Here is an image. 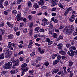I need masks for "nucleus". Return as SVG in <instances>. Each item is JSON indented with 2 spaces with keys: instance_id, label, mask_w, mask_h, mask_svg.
I'll return each instance as SVG.
<instances>
[{
  "instance_id": "60",
  "label": "nucleus",
  "mask_w": 77,
  "mask_h": 77,
  "mask_svg": "<svg viewBox=\"0 0 77 77\" xmlns=\"http://www.w3.org/2000/svg\"><path fill=\"white\" fill-rule=\"evenodd\" d=\"M61 58L63 60H66V57L64 56H62L61 57Z\"/></svg>"
},
{
  "instance_id": "52",
  "label": "nucleus",
  "mask_w": 77,
  "mask_h": 77,
  "mask_svg": "<svg viewBox=\"0 0 77 77\" xmlns=\"http://www.w3.org/2000/svg\"><path fill=\"white\" fill-rule=\"evenodd\" d=\"M41 8L42 9H47V7L45 6H42L41 7Z\"/></svg>"
},
{
  "instance_id": "14",
  "label": "nucleus",
  "mask_w": 77,
  "mask_h": 77,
  "mask_svg": "<svg viewBox=\"0 0 77 77\" xmlns=\"http://www.w3.org/2000/svg\"><path fill=\"white\" fill-rule=\"evenodd\" d=\"M33 7L35 9H36L39 8V5H38L37 3H35L34 4Z\"/></svg>"
},
{
  "instance_id": "47",
  "label": "nucleus",
  "mask_w": 77,
  "mask_h": 77,
  "mask_svg": "<svg viewBox=\"0 0 77 77\" xmlns=\"http://www.w3.org/2000/svg\"><path fill=\"white\" fill-rule=\"evenodd\" d=\"M19 59L21 62H23V61L24 60V58H23V57H20L19 58Z\"/></svg>"
},
{
  "instance_id": "55",
  "label": "nucleus",
  "mask_w": 77,
  "mask_h": 77,
  "mask_svg": "<svg viewBox=\"0 0 77 77\" xmlns=\"http://www.w3.org/2000/svg\"><path fill=\"white\" fill-rule=\"evenodd\" d=\"M8 12L7 11H5L4 12V15H8Z\"/></svg>"
},
{
  "instance_id": "25",
  "label": "nucleus",
  "mask_w": 77,
  "mask_h": 77,
  "mask_svg": "<svg viewBox=\"0 0 77 77\" xmlns=\"http://www.w3.org/2000/svg\"><path fill=\"white\" fill-rule=\"evenodd\" d=\"M33 29H30V30L29 31V35L30 36H31V35H32V34H33Z\"/></svg>"
},
{
  "instance_id": "57",
  "label": "nucleus",
  "mask_w": 77,
  "mask_h": 77,
  "mask_svg": "<svg viewBox=\"0 0 77 77\" xmlns=\"http://www.w3.org/2000/svg\"><path fill=\"white\" fill-rule=\"evenodd\" d=\"M33 27V23H31L30 25L29 26V28L30 29H32Z\"/></svg>"
},
{
  "instance_id": "62",
  "label": "nucleus",
  "mask_w": 77,
  "mask_h": 77,
  "mask_svg": "<svg viewBox=\"0 0 77 77\" xmlns=\"http://www.w3.org/2000/svg\"><path fill=\"white\" fill-rule=\"evenodd\" d=\"M28 17L29 20H31V19H32V16L29 15L28 16Z\"/></svg>"
},
{
  "instance_id": "38",
  "label": "nucleus",
  "mask_w": 77,
  "mask_h": 77,
  "mask_svg": "<svg viewBox=\"0 0 77 77\" xmlns=\"http://www.w3.org/2000/svg\"><path fill=\"white\" fill-rule=\"evenodd\" d=\"M44 40L46 42H50V39L48 38H45V40Z\"/></svg>"
},
{
  "instance_id": "59",
  "label": "nucleus",
  "mask_w": 77,
  "mask_h": 77,
  "mask_svg": "<svg viewBox=\"0 0 77 77\" xmlns=\"http://www.w3.org/2000/svg\"><path fill=\"white\" fill-rule=\"evenodd\" d=\"M18 47L20 48H21L23 47V45L22 44H20L18 45Z\"/></svg>"
},
{
  "instance_id": "33",
  "label": "nucleus",
  "mask_w": 77,
  "mask_h": 77,
  "mask_svg": "<svg viewBox=\"0 0 77 77\" xmlns=\"http://www.w3.org/2000/svg\"><path fill=\"white\" fill-rule=\"evenodd\" d=\"M58 35H57L56 33H54L53 35V38H57V37Z\"/></svg>"
},
{
  "instance_id": "37",
  "label": "nucleus",
  "mask_w": 77,
  "mask_h": 77,
  "mask_svg": "<svg viewBox=\"0 0 77 77\" xmlns=\"http://www.w3.org/2000/svg\"><path fill=\"white\" fill-rule=\"evenodd\" d=\"M5 25V22H2L1 23V24L0 25V27H3Z\"/></svg>"
},
{
  "instance_id": "24",
  "label": "nucleus",
  "mask_w": 77,
  "mask_h": 77,
  "mask_svg": "<svg viewBox=\"0 0 77 77\" xmlns=\"http://www.w3.org/2000/svg\"><path fill=\"white\" fill-rule=\"evenodd\" d=\"M41 60V57H39L37 58L36 59V63H38V62H39V61H40Z\"/></svg>"
},
{
  "instance_id": "48",
  "label": "nucleus",
  "mask_w": 77,
  "mask_h": 77,
  "mask_svg": "<svg viewBox=\"0 0 77 77\" xmlns=\"http://www.w3.org/2000/svg\"><path fill=\"white\" fill-rule=\"evenodd\" d=\"M53 42L52 41H49V42H48V45H51V44H53Z\"/></svg>"
},
{
  "instance_id": "61",
  "label": "nucleus",
  "mask_w": 77,
  "mask_h": 77,
  "mask_svg": "<svg viewBox=\"0 0 77 77\" xmlns=\"http://www.w3.org/2000/svg\"><path fill=\"white\" fill-rule=\"evenodd\" d=\"M66 47L67 48H69L71 46V44H66Z\"/></svg>"
},
{
  "instance_id": "28",
  "label": "nucleus",
  "mask_w": 77,
  "mask_h": 77,
  "mask_svg": "<svg viewBox=\"0 0 77 77\" xmlns=\"http://www.w3.org/2000/svg\"><path fill=\"white\" fill-rule=\"evenodd\" d=\"M63 39V37H62V36L60 35V36L57 39L56 41H58L60 40V39Z\"/></svg>"
},
{
  "instance_id": "64",
  "label": "nucleus",
  "mask_w": 77,
  "mask_h": 77,
  "mask_svg": "<svg viewBox=\"0 0 77 77\" xmlns=\"http://www.w3.org/2000/svg\"><path fill=\"white\" fill-rule=\"evenodd\" d=\"M77 35V32L76 31L73 34V36H75V35Z\"/></svg>"
},
{
  "instance_id": "23",
  "label": "nucleus",
  "mask_w": 77,
  "mask_h": 77,
  "mask_svg": "<svg viewBox=\"0 0 77 77\" xmlns=\"http://www.w3.org/2000/svg\"><path fill=\"white\" fill-rule=\"evenodd\" d=\"M5 56L7 58L9 59V58H11V55L8 53L5 54Z\"/></svg>"
},
{
  "instance_id": "50",
  "label": "nucleus",
  "mask_w": 77,
  "mask_h": 77,
  "mask_svg": "<svg viewBox=\"0 0 77 77\" xmlns=\"http://www.w3.org/2000/svg\"><path fill=\"white\" fill-rule=\"evenodd\" d=\"M27 28H25L23 30V33H26V32H27Z\"/></svg>"
},
{
  "instance_id": "10",
  "label": "nucleus",
  "mask_w": 77,
  "mask_h": 77,
  "mask_svg": "<svg viewBox=\"0 0 77 77\" xmlns=\"http://www.w3.org/2000/svg\"><path fill=\"white\" fill-rule=\"evenodd\" d=\"M33 44V41L31 40H29V45L28 46V48H31L32 46V44Z\"/></svg>"
},
{
  "instance_id": "39",
  "label": "nucleus",
  "mask_w": 77,
  "mask_h": 77,
  "mask_svg": "<svg viewBox=\"0 0 77 77\" xmlns=\"http://www.w3.org/2000/svg\"><path fill=\"white\" fill-rule=\"evenodd\" d=\"M57 54H53L52 56L53 59H55V58H56V57L57 56Z\"/></svg>"
},
{
  "instance_id": "19",
  "label": "nucleus",
  "mask_w": 77,
  "mask_h": 77,
  "mask_svg": "<svg viewBox=\"0 0 77 77\" xmlns=\"http://www.w3.org/2000/svg\"><path fill=\"white\" fill-rule=\"evenodd\" d=\"M69 50H76V47H75V46H71L69 47Z\"/></svg>"
},
{
  "instance_id": "44",
  "label": "nucleus",
  "mask_w": 77,
  "mask_h": 77,
  "mask_svg": "<svg viewBox=\"0 0 77 77\" xmlns=\"http://www.w3.org/2000/svg\"><path fill=\"white\" fill-rule=\"evenodd\" d=\"M24 26V23H20V27H23V26Z\"/></svg>"
},
{
  "instance_id": "34",
  "label": "nucleus",
  "mask_w": 77,
  "mask_h": 77,
  "mask_svg": "<svg viewBox=\"0 0 77 77\" xmlns=\"http://www.w3.org/2000/svg\"><path fill=\"white\" fill-rule=\"evenodd\" d=\"M54 33V31H49V33L50 34V35H53V34Z\"/></svg>"
},
{
  "instance_id": "17",
  "label": "nucleus",
  "mask_w": 77,
  "mask_h": 77,
  "mask_svg": "<svg viewBox=\"0 0 77 77\" xmlns=\"http://www.w3.org/2000/svg\"><path fill=\"white\" fill-rule=\"evenodd\" d=\"M38 3L39 5H40V6H42V5L44 4V2L43 1V0H40Z\"/></svg>"
},
{
  "instance_id": "3",
  "label": "nucleus",
  "mask_w": 77,
  "mask_h": 77,
  "mask_svg": "<svg viewBox=\"0 0 77 77\" xmlns=\"http://www.w3.org/2000/svg\"><path fill=\"white\" fill-rule=\"evenodd\" d=\"M21 17V13H19L17 15L16 17L15 18V20H17V21H19L20 20H23V18L20 17Z\"/></svg>"
},
{
  "instance_id": "51",
  "label": "nucleus",
  "mask_w": 77,
  "mask_h": 77,
  "mask_svg": "<svg viewBox=\"0 0 77 77\" xmlns=\"http://www.w3.org/2000/svg\"><path fill=\"white\" fill-rule=\"evenodd\" d=\"M48 20H47L46 22H44L47 25H48V24H50V22L48 21Z\"/></svg>"
},
{
  "instance_id": "4",
  "label": "nucleus",
  "mask_w": 77,
  "mask_h": 77,
  "mask_svg": "<svg viewBox=\"0 0 77 77\" xmlns=\"http://www.w3.org/2000/svg\"><path fill=\"white\" fill-rule=\"evenodd\" d=\"M72 9V8L71 7H69L66 10L65 12L64 13V15L65 16H66L67 14L69 13V12H70Z\"/></svg>"
},
{
  "instance_id": "1",
  "label": "nucleus",
  "mask_w": 77,
  "mask_h": 77,
  "mask_svg": "<svg viewBox=\"0 0 77 77\" xmlns=\"http://www.w3.org/2000/svg\"><path fill=\"white\" fill-rule=\"evenodd\" d=\"M21 67L22 68H21L20 69L23 72H26L28 71V69H29V67H27V64L26 63H23L22 64L21 66Z\"/></svg>"
},
{
  "instance_id": "6",
  "label": "nucleus",
  "mask_w": 77,
  "mask_h": 77,
  "mask_svg": "<svg viewBox=\"0 0 77 77\" xmlns=\"http://www.w3.org/2000/svg\"><path fill=\"white\" fill-rule=\"evenodd\" d=\"M63 31L65 34H67V35H70L71 33L69 32V30L67 28H65Z\"/></svg>"
},
{
  "instance_id": "9",
  "label": "nucleus",
  "mask_w": 77,
  "mask_h": 77,
  "mask_svg": "<svg viewBox=\"0 0 77 77\" xmlns=\"http://www.w3.org/2000/svg\"><path fill=\"white\" fill-rule=\"evenodd\" d=\"M75 15H72L69 19V21L71 22H73L75 20Z\"/></svg>"
},
{
  "instance_id": "40",
  "label": "nucleus",
  "mask_w": 77,
  "mask_h": 77,
  "mask_svg": "<svg viewBox=\"0 0 77 77\" xmlns=\"http://www.w3.org/2000/svg\"><path fill=\"white\" fill-rule=\"evenodd\" d=\"M29 73L30 74H32L33 73V70H29Z\"/></svg>"
},
{
  "instance_id": "41",
  "label": "nucleus",
  "mask_w": 77,
  "mask_h": 77,
  "mask_svg": "<svg viewBox=\"0 0 77 77\" xmlns=\"http://www.w3.org/2000/svg\"><path fill=\"white\" fill-rule=\"evenodd\" d=\"M28 6L29 7H30L32 6V2L30 1H29L28 3Z\"/></svg>"
},
{
  "instance_id": "56",
  "label": "nucleus",
  "mask_w": 77,
  "mask_h": 77,
  "mask_svg": "<svg viewBox=\"0 0 77 77\" xmlns=\"http://www.w3.org/2000/svg\"><path fill=\"white\" fill-rule=\"evenodd\" d=\"M11 60L12 62H15V60H14V57H12Z\"/></svg>"
},
{
  "instance_id": "11",
  "label": "nucleus",
  "mask_w": 77,
  "mask_h": 77,
  "mask_svg": "<svg viewBox=\"0 0 77 77\" xmlns=\"http://www.w3.org/2000/svg\"><path fill=\"white\" fill-rule=\"evenodd\" d=\"M57 2V1L56 0H52L51 1V3L53 4L52 5V6H56Z\"/></svg>"
},
{
  "instance_id": "58",
  "label": "nucleus",
  "mask_w": 77,
  "mask_h": 77,
  "mask_svg": "<svg viewBox=\"0 0 77 77\" xmlns=\"http://www.w3.org/2000/svg\"><path fill=\"white\" fill-rule=\"evenodd\" d=\"M69 73H70V77H72L73 75V73L71 72H70Z\"/></svg>"
},
{
  "instance_id": "45",
  "label": "nucleus",
  "mask_w": 77,
  "mask_h": 77,
  "mask_svg": "<svg viewBox=\"0 0 77 77\" xmlns=\"http://www.w3.org/2000/svg\"><path fill=\"white\" fill-rule=\"evenodd\" d=\"M4 3V6H7L8 5V1H5Z\"/></svg>"
},
{
  "instance_id": "63",
  "label": "nucleus",
  "mask_w": 77,
  "mask_h": 77,
  "mask_svg": "<svg viewBox=\"0 0 77 77\" xmlns=\"http://www.w3.org/2000/svg\"><path fill=\"white\" fill-rule=\"evenodd\" d=\"M54 22L55 23H58V20H57L55 19L54 20Z\"/></svg>"
},
{
  "instance_id": "18",
  "label": "nucleus",
  "mask_w": 77,
  "mask_h": 77,
  "mask_svg": "<svg viewBox=\"0 0 77 77\" xmlns=\"http://www.w3.org/2000/svg\"><path fill=\"white\" fill-rule=\"evenodd\" d=\"M57 48L60 50H61V48H62V44H59L57 46Z\"/></svg>"
},
{
  "instance_id": "30",
  "label": "nucleus",
  "mask_w": 77,
  "mask_h": 77,
  "mask_svg": "<svg viewBox=\"0 0 77 77\" xmlns=\"http://www.w3.org/2000/svg\"><path fill=\"white\" fill-rule=\"evenodd\" d=\"M5 54L2 53L1 55L0 56V59H3L4 57Z\"/></svg>"
},
{
  "instance_id": "22",
  "label": "nucleus",
  "mask_w": 77,
  "mask_h": 77,
  "mask_svg": "<svg viewBox=\"0 0 77 77\" xmlns=\"http://www.w3.org/2000/svg\"><path fill=\"white\" fill-rule=\"evenodd\" d=\"M8 39H12L14 38V36L12 34H10L8 35Z\"/></svg>"
},
{
  "instance_id": "29",
  "label": "nucleus",
  "mask_w": 77,
  "mask_h": 77,
  "mask_svg": "<svg viewBox=\"0 0 77 77\" xmlns=\"http://www.w3.org/2000/svg\"><path fill=\"white\" fill-rule=\"evenodd\" d=\"M0 33L2 35H4L5 34V30L2 29H0Z\"/></svg>"
},
{
  "instance_id": "54",
  "label": "nucleus",
  "mask_w": 77,
  "mask_h": 77,
  "mask_svg": "<svg viewBox=\"0 0 77 77\" xmlns=\"http://www.w3.org/2000/svg\"><path fill=\"white\" fill-rule=\"evenodd\" d=\"M61 57H62L60 56V55H59L57 58V60H60L61 59Z\"/></svg>"
},
{
  "instance_id": "46",
  "label": "nucleus",
  "mask_w": 77,
  "mask_h": 77,
  "mask_svg": "<svg viewBox=\"0 0 77 77\" xmlns=\"http://www.w3.org/2000/svg\"><path fill=\"white\" fill-rule=\"evenodd\" d=\"M16 34L17 36H20L21 34V33H20V32H18L16 33Z\"/></svg>"
},
{
  "instance_id": "12",
  "label": "nucleus",
  "mask_w": 77,
  "mask_h": 77,
  "mask_svg": "<svg viewBox=\"0 0 77 77\" xmlns=\"http://www.w3.org/2000/svg\"><path fill=\"white\" fill-rule=\"evenodd\" d=\"M53 70L52 72V74H56L58 71H59L58 69H52Z\"/></svg>"
},
{
  "instance_id": "42",
  "label": "nucleus",
  "mask_w": 77,
  "mask_h": 77,
  "mask_svg": "<svg viewBox=\"0 0 77 77\" xmlns=\"http://www.w3.org/2000/svg\"><path fill=\"white\" fill-rule=\"evenodd\" d=\"M35 52H33L30 54L31 56H35Z\"/></svg>"
},
{
  "instance_id": "21",
  "label": "nucleus",
  "mask_w": 77,
  "mask_h": 77,
  "mask_svg": "<svg viewBox=\"0 0 77 77\" xmlns=\"http://www.w3.org/2000/svg\"><path fill=\"white\" fill-rule=\"evenodd\" d=\"M58 6L60 7V8H62L63 10L64 9V8H63V5H62V4L60 3H59L58 4Z\"/></svg>"
},
{
  "instance_id": "26",
  "label": "nucleus",
  "mask_w": 77,
  "mask_h": 77,
  "mask_svg": "<svg viewBox=\"0 0 77 77\" xmlns=\"http://www.w3.org/2000/svg\"><path fill=\"white\" fill-rule=\"evenodd\" d=\"M17 13V11L15 10H14L12 11V14L13 15H16Z\"/></svg>"
},
{
  "instance_id": "49",
  "label": "nucleus",
  "mask_w": 77,
  "mask_h": 77,
  "mask_svg": "<svg viewBox=\"0 0 77 77\" xmlns=\"http://www.w3.org/2000/svg\"><path fill=\"white\" fill-rule=\"evenodd\" d=\"M22 0H17V4H20L21 2H22Z\"/></svg>"
},
{
  "instance_id": "32",
  "label": "nucleus",
  "mask_w": 77,
  "mask_h": 77,
  "mask_svg": "<svg viewBox=\"0 0 77 77\" xmlns=\"http://www.w3.org/2000/svg\"><path fill=\"white\" fill-rule=\"evenodd\" d=\"M39 29H41V27H36L35 29V31L37 32V31H38Z\"/></svg>"
},
{
  "instance_id": "15",
  "label": "nucleus",
  "mask_w": 77,
  "mask_h": 77,
  "mask_svg": "<svg viewBox=\"0 0 77 77\" xmlns=\"http://www.w3.org/2000/svg\"><path fill=\"white\" fill-rule=\"evenodd\" d=\"M18 70H11L10 71V73L11 74H16L17 72H18Z\"/></svg>"
},
{
  "instance_id": "13",
  "label": "nucleus",
  "mask_w": 77,
  "mask_h": 77,
  "mask_svg": "<svg viewBox=\"0 0 77 77\" xmlns=\"http://www.w3.org/2000/svg\"><path fill=\"white\" fill-rule=\"evenodd\" d=\"M6 24H7V25L8 26V27L11 28H12V27H14V25L11 24V23H10V22H7L6 23Z\"/></svg>"
},
{
  "instance_id": "36",
  "label": "nucleus",
  "mask_w": 77,
  "mask_h": 77,
  "mask_svg": "<svg viewBox=\"0 0 77 77\" xmlns=\"http://www.w3.org/2000/svg\"><path fill=\"white\" fill-rule=\"evenodd\" d=\"M7 71H2L1 72L2 75H5V74H6L7 73Z\"/></svg>"
},
{
  "instance_id": "35",
  "label": "nucleus",
  "mask_w": 77,
  "mask_h": 77,
  "mask_svg": "<svg viewBox=\"0 0 77 77\" xmlns=\"http://www.w3.org/2000/svg\"><path fill=\"white\" fill-rule=\"evenodd\" d=\"M63 72V71L61 70L60 71H59L58 73L57 74L58 75H60V74H62Z\"/></svg>"
},
{
  "instance_id": "43",
  "label": "nucleus",
  "mask_w": 77,
  "mask_h": 77,
  "mask_svg": "<svg viewBox=\"0 0 77 77\" xmlns=\"http://www.w3.org/2000/svg\"><path fill=\"white\" fill-rule=\"evenodd\" d=\"M38 32H44V29L42 28L39 30Z\"/></svg>"
},
{
  "instance_id": "5",
  "label": "nucleus",
  "mask_w": 77,
  "mask_h": 77,
  "mask_svg": "<svg viewBox=\"0 0 77 77\" xmlns=\"http://www.w3.org/2000/svg\"><path fill=\"white\" fill-rule=\"evenodd\" d=\"M69 29L70 33H72L73 31H74V26L72 25H70L69 27Z\"/></svg>"
},
{
  "instance_id": "27",
  "label": "nucleus",
  "mask_w": 77,
  "mask_h": 77,
  "mask_svg": "<svg viewBox=\"0 0 77 77\" xmlns=\"http://www.w3.org/2000/svg\"><path fill=\"white\" fill-rule=\"evenodd\" d=\"M43 65H45V66H48L49 65V63L48 61L45 62L43 63Z\"/></svg>"
},
{
  "instance_id": "8",
  "label": "nucleus",
  "mask_w": 77,
  "mask_h": 77,
  "mask_svg": "<svg viewBox=\"0 0 77 77\" xmlns=\"http://www.w3.org/2000/svg\"><path fill=\"white\" fill-rule=\"evenodd\" d=\"M20 63V60L17 59L15 61V63L13 64V66H18L19 64Z\"/></svg>"
},
{
  "instance_id": "20",
  "label": "nucleus",
  "mask_w": 77,
  "mask_h": 77,
  "mask_svg": "<svg viewBox=\"0 0 77 77\" xmlns=\"http://www.w3.org/2000/svg\"><path fill=\"white\" fill-rule=\"evenodd\" d=\"M9 48H5L4 49L3 51L4 52H5V53H8V52L9 51Z\"/></svg>"
},
{
  "instance_id": "16",
  "label": "nucleus",
  "mask_w": 77,
  "mask_h": 77,
  "mask_svg": "<svg viewBox=\"0 0 77 77\" xmlns=\"http://www.w3.org/2000/svg\"><path fill=\"white\" fill-rule=\"evenodd\" d=\"M59 53L60 54H62V55H65L66 54L65 52L63 50H61L59 51Z\"/></svg>"
},
{
  "instance_id": "2",
  "label": "nucleus",
  "mask_w": 77,
  "mask_h": 77,
  "mask_svg": "<svg viewBox=\"0 0 77 77\" xmlns=\"http://www.w3.org/2000/svg\"><path fill=\"white\" fill-rule=\"evenodd\" d=\"M12 66V62L11 61H9L4 65V68L5 69H7L11 68Z\"/></svg>"
},
{
  "instance_id": "53",
  "label": "nucleus",
  "mask_w": 77,
  "mask_h": 77,
  "mask_svg": "<svg viewBox=\"0 0 77 77\" xmlns=\"http://www.w3.org/2000/svg\"><path fill=\"white\" fill-rule=\"evenodd\" d=\"M49 27H53V24H52V23H51L48 26Z\"/></svg>"
},
{
  "instance_id": "31",
  "label": "nucleus",
  "mask_w": 77,
  "mask_h": 77,
  "mask_svg": "<svg viewBox=\"0 0 77 77\" xmlns=\"http://www.w3.org/2000/svg\"><path fill=\"white\" fill-rule=\"evenodd\" d=\"M59 60H55L53 62V65H56V64H57V63H59Z\"/></svg>"
},
{
  "instance_id": "7",
  "label": "nucleus",
  "mask_w": 77,
  "mask_h": 77,
  "mask_svg": "<svg viewBox=\"0 0 77 77\" xmlns=\"http://www.w3.org/2000/svg\"><path fill=\"white\" fill-rule=\"evenodd\" d=\"M67 54L68 55L70 56H72L73 57L74 55V51L72 50H71L67 52Z\"/></svg>"
}]
</instances>
